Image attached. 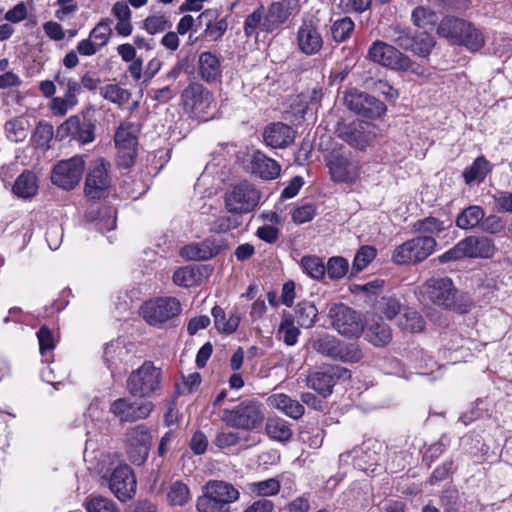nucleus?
I'll list each match as a JSON object with an SVG mask.
<instances>
[{
	"label": "nucleus",
	"instance_id": "obj_48",
	"mask_svg": "<svg viewBox=\"0 0 512 512\" xmlns=\"http://www.w3.org/2000/svg\"><path fill=\"white\" fill-rule=\"evenodd\" d=\"M326 274L331 280H339L343 278L349 269L348 261L340 256L329 258L325 264Z\"/></svg>",
	"mask_w": 512,
	"mask_h": 512
},
{
	"label": "nucleus",
	"instance_id": "obj_33",
	"mask_svg": "<svg viewBox=\"0 0 512 512\" xmlns=\"http://www.w3.org/2000/svg\"><path fill=\"white\" fill-rule=\"evenodd\" d=\"M289 17L288 9L280 2L270 5L262 22V30L272 32L278 29Z\"/></svg>",
	"mask_w": 512,
	"mask_h": 512
},
{
	"label": "nucleus",
	"instance_id": "obj_53",
	"mask_svg": "<svg viewBox=\"0 0 512 512\" xmlns=\"http://www.w3.org/2000/svg\"><path fill=\"white\" fill-rule=\"evenodd\" d=\"M240 214L219 216L212 224V230L216 233H226L230 230L238 228L241 223Z\"/></svg>",
	"mask_w": 512,
	"mask_h": 512
},
{
	"label": "nucleus",
	"instance_id": "obj_61",
	"mask_svg": "<svg viewBox=\"0 0 512 512\" xmlns=\"http://www.w3.org/2000/svg\"><path fill=\"white\" fill-rule=\"evenodd\" d=\"M316 215V207L312 203L299 206L292 211V220L296 224L311 221Z\"/></svg>",
	"mask_w": 512,
	"mask_h": 512
},
{
	"label": "nucleus",
	"instance_id": "obj_46",
	"mask_svg": "<svg viewBox=\"0 0 512 512\" xmlns=\"http://www.w3.org/2000/svg\"><path fill=\"white\" fill-rule=\"evenodd\" d=\"M355 24L350 17H343L333 22L331 26L332 38L336 42H344L353 32Z\"/></svg>",
	"mask_w": 512,
	"mask_h": 512
},
{
	"label": "nucleus",
	"instance_id": "obj_3",
	"mask_svg": "<svg viewBox=\"0 0 512 512\" xmlns=\"http://www.w3.org/2000/svg\"><path fill=\"white\" fill-rule=\"evenodd\" d=\"M221 420L227 426L235 429L254 430L264 420L262 405L258 401L246 399L233 409H224Z\"/></svg>",
	"mask_w": 512,
	"mask_h": 512
},
{
	"label": "nucleus",
	"instance_id": "obj_13",
	"mask_svg": "<svg viewBox=\"0 0 512 512\" xmlns=\"http://www.w3.org/2000/svg\"><path fill=\"white\" fill-rule=\"evenodd\" d=\"M126 450L130 461L136 465L143 464L148 457L152 436L145 425H137L128 430Z\"/></svg>",
	"mask_w": 512,
	"mask_h": 512
},
{
	"label": "nucleus",
	"instance_id": "obj_9",
	"mask_svg": "<svg viewBox=\"0 0 512 512\" xmlns=\"http://www.w3.org/2000/svg\"><path fill=\"white\" fill-rule=\"evenodd\" d=\"M142 315L152 326H160L181 312L180 302L176 298H158L144 303Z\"/></svg>",
	"mask_w": 512,
	"mask_h": 512
},
{
	"label": "nucleus",
	"instance_id": "obj_5",
	"mask_svg": "<svg viewBox=\"0 0 512 512\" xmlns=\"http://www.w3.org/2000/svg\"><path fill=\"white\" fill-rule=\"evenodd\" d=\"M161 370L145 361L127 379V390L134 397H149L160 388Z\"/></svg>",
	"mask_w": 512,
	"mask_h": 512
},
{
	"label": "nucleus",
	"instance_id": "obj_60",
	"mask_svg": "<svg viewBox=\"0 0 512 512\" xmlns=\"http://www.w3.org/2000/svg\"><path fill=\"white\" fill-rule=\"evenodd\" d=\"M362 358V352L359 349L358 345L355 343L350 344H340V353L336 357V359H339L343 362H358Z\"/></svg>",
	"mask_w": 512,
	"mask_h": 512
},
{
	"label": "nucleus",
	"instance_id": "obj_12",
	"mask_svg": "<svg viewBox=\"0 0 512 512\" xmlns=\"http://www.w3.org/2000/svg\"><path fill=\"white\" fill-rule=\"evenodd\" d=\"M109 488L115 497L126 502L136 494L137 481L132 468L127 464L117 466L110 474Z\"/></svg>",
	"mask_w": 512,
	"mask_h": 512
},
{
	"label": "nucleus",
	"instance_id": "obj_47",
	"mask_svg": "<svg viewBox=\"0 0 512 512\" xmlns=\"http://www.w3.org/2000/svg\"><path fill=\"white\" fill-rule=\"evenodd\" d=\"M112 23L113 20L111 18L101 19L97 23V25L91 30L89 37L95 40L94 42H97V44L100 47L105 46L108 43L110 36L112 34Z\"/></svg>",
	"mask_w": 512,
	"mask_h": 512
},
{
	"label": "nucleus",
	"instance_id": "obj_36",
	"mask_svg": "<svg viewBox=\"0 0 512 512\" xmlns=\"http://www.w3.org/2000/svg\"><path fill=\"white\" fill-rule=\"evenodd\" d=\"M341 342L334 336L324 334L311 341V346L316 352L333 359L340 353Z\"/></svg>",
	"mask_w": 512,
	"mask_h": 512
},
{
	"label": "nucleus",
	"instance_id": "obj_41",
	"mask_svg": "<svg viewBox=\"0 0 512 512\" xmlns=\"http://www.w3.org/2000/svg\"><path fill=\"white\" fill-rule=\"evenodd\" d=\"M190 497L188 486L181 481L173 482L168 488L167 501L171 506H184Z\"/></svg>",
	"mask_w": 512,
	"mask_h": 512
},
{
	"label": "nucleus",
	"instance_id": "obj_50",
	"mask_svg": "<svg viewBox=\"0 0 512 512\" xmlns=\"http://www.w3.org/2000/svg\"><path fill=\"white\" fill-rule=\"evenodd\" d=\"M412 19L416 26L427 29L436 24L438 17L431 9L419 6L412 11Z\"/></svg>",
	"mask_w": 512,
	"mask_h": 512
},
{
	"label": "nucleus",
	"instance_id": "obj_20",
	"mask_svg": "<svg viewBox=\"0 0 512 512\" xmlns=\"http://www.w3.org/2000/svg\"><path fill=\"white\" fill-rule=\"evenodd\" d=\"M181 101L193 112H206L213 102V95L202 84L192 82L182 91Z\"/></svg>",
	"mask_w": 512,
	"mask_h": 512
},
{
	"label": "nucleus",
	"instance_id": "obj_49",
	"mask_svg": "<svg viewBox=\"0 0 512 512\" xmlns=\"http://www.w3.org/2000/svg\"><path fill=\"white\" fill-rule=\"evenodd\" d=\"M100 94L104 99L118 105L128 102L130 98V93L117 84H108L102 87Z\"/></svg>",
	"mask_w": 512,
	"mask_h": 512
},
{
	"label": "nucleus",
	"instance_id": "obj_51",
	"mask_svg": "<svg viewBox=\"0 0 512 512\" xmlns=\"http://www.w3.org/2000/svg\"><path fill=\"white\" fill-rule=\"evenodd\" d=\"M171 26V22L163 14L150 15L143 21V28L151 35L161 33Z\"/></svg>",
	"mask_w": 512,
	"mask_h": 512
},
{
	"label": "nucleus",
	"instance_id": "obj_1",
	"mask_svg": "<svg viewBox=\"0 0 512 512\" xmlns=\"http://www.w3.org/2000/svg\"><path fill=\"white\" fill-rule=\"evenodd\" d=\"M419 292L422 297L445 310L463 314L470 307L465 294L454 286L449 277H431L422 284Z\"/></svg>",
	"mask_w": 512,
	"mask_h": 512
},
{
	"label": "nucleus",
	"instance_id": "obj_16",
	"mask_svg": "<svg viewBox=\"0 0 512 512\" xmlns=\"http://www.w3.org/2000/svg\"><path fill=\"white\" fill-rule=\"evenodd\" d=\"M297 45L306 55L317 54L323 46V38L319 31V21L314 17L304 18L297 31Z\"/></svg>",
	"mask_w": 512,
	"mask_h": 512
},
{
	"label": "nucleus",
	"instance_id": "obj_39",
	"mask_svg": "<svg viewBox=\"0 0 512 512\" xmlns=\"http://www.w3.org/2000/svg\"><path fill=\"white\" fill-rule=\"evenodd\" d=\"M277 334L288 346H293L297 343L300 330L295 326L294 319L290 314L283 315Z\"/></svg>",
	"mask_w": 512,
	"mask_h": 512
},
{
	"label": "nucleus",
	"instance_id": "obj_22",
	"mask_svg": "<svg viewBox=\"0 0 512 512\" xmlns=\"http://www.w3.org/2000/svg\"><path fill=\"white\" fill-rule=\"evenodd\" d=\"M465 258L489 259L496 252V246L491 238L471 235L461 240Z\"/></svg>",
	"mask_w": 512,
	"mask_h": 512
},
{
	"label": "nucleus",
	"instance_id": "obj_14",
	"mask_svg": "<svg viewBox=\"0 0 512 512\" xmlns=\"http://www.w3.org/2000/svg\"><path fill=\"white\" fill-rule=\"evenodd\" d=\"M328 315L333 327L344 336H356L363 330L358 314L345 304H334Z\"/></svg>",
	"mask_w": 512,
	"mask_h": 512
},
{
	"label": "nucleus",
	"instance_id": "obj_63",
	"mask_svg": "<svg viewBox=\"0 0 512 512\" xmlns=\"http://www.w3.org/2000/svg\"><path fill=\"white\" fill-rule=\"evenodd\" d=\"M7 137L13 142H21L27 137V130L20 120L8 121L5 125Z\"/></svg>",
	"mask_w": 512,
	"mask_h": 512
},
{
	"label": "nucleus",
	"instance_id": "obj_43",
	"mask_svg": "<svg viewBox=\"0 0 512 512\" xmlns=\"http://www.w3.org/2000/svg\"><path fill=\"white\" fill-rule=\"evenodd\" d=\"M281 484L276 478H269L262 481L248 484L249 492L256 496H273L279 493Z\"/></svg>",
	"mask_w": 512,
	"mask_h": 512
},
{
	"label": "nucleus",
	"instance_id": "obj_37",
	"mask_svg": "<svg viewBox=\"0 0 512 512\" xmlns=\"http://www.w3.org/2000/svg\"><path fill=\"white\" fill-rule=\"evenodd\" d=\"M424 320L415 310L405 307L397 318V325L403 331L411 333L420 332L424 329Z\"/></svg>",
	"mask_w": 512,
	"mask_h": 512
},
{
	"label": "nucleus",
	"instance_id": "obj_8",
	"mask_svg": "<svg viewBox=\"0 0 512 512\" xmlns=\"http://www.w3.org/2000/svg\"><path fill=\"white\" fill-rule=\"evenodd\" d=\"M368 57L373 62L391 69L418 72V67L414 69L411 60L406 55L382 41H375L371 45Z\"/></svg>",
	"mask_w": 512,
	"mask_h": 512
},
{
	"label": "nucleus",
	"instance_id": "obj_4",
	"mask_svg": "<svg viewBox=\"0 0 512 512\" xmlns=\"http://www.w3.org/2000/svg\"><path fill=\"white\" fill-rule=\"evenodd\" d=\"M436 245L432 236L419 235L396 246L391 259L398 265L417 264L427 259L435 251Z\"/></svg>",
	"mask_w": 512,
	"mask_h": 512
},
{
	"label": "nucleus",
	"instance_id": "obj_58",
	"mask_svg": "<svg viewBox=\"0 0 512 512\" xmlns=\"http://www.w3.org/2000/svg\"><path fill=\"white\" fill-rule=\"evenodd\" d=\"M55 80L59 86L65 88V95L69 97L71 100L78 103L77 95L81 92L82 89L80 81L74 78L66 79L65 77H61L60 75H57Z\"/></svg>",
	"mask_w": 512,
	"mask_h": 512
},
{
	"label": "nucleus",
	"instance_id": "obj_30",
	"mask_svg": "<svg viewBox=\"0 0 512 512\" xmlns=\"http://www.w3.org/2000/svg\"><path fill=\"white\" fill-rule=\"evenodd\" d=\"M491 171V163L484 156H478L470 166L464 169L462 176L464 182L471 185L472 183L483 182Z\"/></svg>",
	"mask_w": 512,
	"mask_h": 512
},
{
	"label": "nucleus",
	"instance_id": "obj_59",
	"mask_svg": "<svg viewBox=\"0 0 512 512\" xmlns=\"http://www.w3.org/2000/svg\"><path fill=\"white\" fill-rule=\"evenodd\" d=\"M479 228L484 233L488 234H499L504 230V223L500 216L490 214L487 217H483Z\"/></svg>",
	"mask_w": 512,
	"mask_h": 512
},
{
	"label": "nucleus",
	"instance_id": "obj_2",
	"mask_svg": "<svg viewBox=\"0 0 512 512\" xmlns=\"http://www.w3.org/2000/svg\"><path fill=\"white\" fill-rule=\"evenodd\" d=\"M238 498L239 491L232 484L212 480L204 486L196 506L199 512H230V504Z\"/></svg>",
	"mask_w": 512,
	"mask_h": 512
},
{
	"label": "nucleus",
	"instance_id": "obj_21",
	"mask_svg": "<svg viewBox=\"0 0 512 512\" xmlns=\"http://www.w3.org/2000/svg\"><path fill=\"white\" fill-rule=\"evenodd\" d=\"M331 178L336 182H355L360 176L359 165L349 158L331 154L327 160Z\"/></svg>",
	"mask_w": 512,
	"mask_h": 512
},
{
	"label": "nucleus",
	"instance_id": "obj_18",
	"mask_svg": "<svg viewBox=\"0 0 512 512\" xmlns=\"http://www.w3.org/2000/svg\"><path fill=\"white\" fill-rule=\"evenodd\" d=\"M338 133L339 137L359 149L368 146L376 137L374 125L367 121H354L342 125L338 128Z\"/></svg>",
	"mask_w": 512,
	"mask_h": 512
},
{
	"label": "nucleus",
	"instance_id": "obj_40",
	"mask_svg": "<svg viewBox=\"0 0 512 512\" xmlns=\"http://www.w3.org/2000/svg\"><path fill=\"white\" fill-rule=\"evenodd\" d=\"M295 314L301 327L310 328L315 323L318 310L312 302L302 301L297 304Z\"/></svg>",
	"mask_w": 512,
	"mask_h": 512
},
{
	"label": "nucleus",
	"instance_id": "obj_25",
	"mask_svg": "<svg viewBox=\"0 0 512 512\" xmlns=\"http://www.w3.org/2000/svg\"><path fill=\"white\" fill-rule=\"evenodd\" d=\"M198 71L201 79L205 82H217L222 76L220 58L210 51L202 52L198 58Z\"/></svg>",
	"mask_w": 512,
	"mask_h": 512
},
{
	"label": "nucleus",
	"instance_id": "obj_19",
	"mask_svg": "<svg viewBox=\"0 0 512 512\" xmlns=\"http://www.w3.org/2000/svg\"><path fill=\"white\" fill-rule=\"evenodd\" d=\"M114 140L118 148L120 164L130 167L136 158L137 139L133 131V125L129 122L121 123L115 133Z\"/></svg>",
	"mask_w": 512,
	"mask_h": 512
},
{
	"label": "nucleus",
	"instance_id": "obj_15",
	"mask_svg": "<svg viewBox=\"0 0 512 512\" xmlns=\"http://www.w3.org/2000/svg\"><path fill=\"white\" fill-rule=\"evenodd\" d=\"M152 402H131L127 398H119L110 405V412L121 422H135L146 419L152 412Z\"/></svg>",
	"mask_w": 512,
	"mask_h": 512
},
{
	"label": "nucleus",
	"instance_id": "obj_10",
	"mask_svg": "<svg viewBox=\"0 0 512 512\" xmlns=\"http://www.w3.org/2000/svg\"><path fill=\"white\" fill-rule=\"evenodd\" d=\"M85 161L80 156L58 162L51 174V181L54 185L64 190L73 189L80 182Z\"/></svg>",
	"mask_w": 512,
	"mask_h": 512
},
{
	"label": "nucleus",
	"instance_id": "obj_38",
	"mask_svg": "<svg viewBox=\"0 0 512 512\" xmlns=\"http://www.w3.org/2000/svg\"><path fill=\"white\" fill-rule=\"evenodd\" d=\"M265 429L267 435L277 441L284 442L292 437L290 425L282 418H268Z\"/></svg>",
	"mask_w": 512,
	"mask_h": 512
},
{
	"label": "nucleus",
	"instance_id": "obj_31",
	"mask_svg": "<svg viewBox=\"0 0 512 512\" xmlns=\"http://www.w3.org/2000/svg\"><path fill=\"white\" fill-rule=\"evenodd\" d=\"M467 23L463 19L455 17H445L438 26V33L448 38L451 42L458 44L463 39V33L467 27Z\"/></svg>",
	"mask_w": 512,
	"mask_h": 512
},
{
	"label": "nucleus",
	"instance_id": "obj_54",
	"mask_svg": "<svg viewBox=\"0 0 512 512\" xmlns=\"http://www.w3.org/2000/svg\"><path fill=\"white\" fill-rule=\"evenodd\" d=\"M401 303L396 298H382L377 304V310L384 314L388 319L398 318L403 312Z\"/></svg>",
	"mask_w": 512,
	"mask_h": 512
},
{
	"label": "nucleus",
	"instance_id": "obj_55",
	"mask_svg": "<svg viewBox=\"0 0 512 512\" xmlns=\"http://www.w3.org/2000/svg\"><path fill=\"white\" fill-rule=\"evenodd\" d=\"M83 121L79 116H71L64 123H62L57 129V136L61 139L71 137L75 139Z\"/></svg>",
	"mask_w": 512,
	"mask_h": 512
},
{
	"label": "nucleus",
	"instance_id": "obj_28",
	"mask_svg": "<svg viewBox=\"0 0 512 512\" xmlns=\"http://www.w3.org/2000/svg\"><path fill=\"white\" fill-rule=\"evenodd\" d=\"M268 404L295 420L301 418L305 412L304 406L300 402L283 393L271 395L268 398Z\"/></svg>",
	"mask_w": 512,
	"mask_h": 512
},
{
	"label": "nucleus",
	"instance_id": "obj_62",
	"mask_svg": "<svg viewBox=\"0 0 512 512\" xmlns=\"http://www.w3.org/2000/svg\"><path fill=\"white\" fill-rule=\"evenodd\" d=\"M196 281V272L193 268L182 267L177 269L173 274V282L182 287H190Z\"/></svg>",
	"mask_w": 512,
	"mask_h": 512
},
{
	"label": "nucleus",
	"instance_id": "obj_57",
	"mask_svg": "<svg viewBox=\"0 0 512 512\" xmlns=\"http://www.w3.org/2000/svg\"><path fill=\"white\" fill-rule=\"evenodd\" d=\"M376 249L372 246H362L355 255L353 268L362 271L375 258Z\"/></svg>",
	"mask_w": 512,
	"mask_h": 512
},
{
	"label": "nucleus",
	"instance_id": "obj_35",
	"mask_svg": "<svg viewBox=\"0 0 512 512\" xmlns=\"http://www.w3.org/2000/svg\"><path fill=\"white\" fill-rule=\"evenodd\" d=\"M451 225L446 224L444 221L433 217H425L417 220L413 224V230L425 236H432L433 238L440 236L445 232Z\"/></svg>",
	"mask_w": 512,
	"mask_h": 512
},
{
	"label": "nucleus",
	"instance_id": "obj_44",
	"mask_svg": "<svg viewBox=\"0 0 512 512\" xmlns=\"http://www.w3.org/2000/svg\"><path fill=\"white\" fill-rule=\"evenodd\" d=\"M303 271L315 280H322L326 275L325 264L317 256H304L301 259Z\"/></svg>",
	"mask_w": 512,
	"mask_h": 512
},
{
	"label": "nucleus",
	"instance_id": "obj_17",
	"mask_svg": "<svg viewBox=\"0 0 512 512\" xmlns=\"http://www.w3.org/2000/svg\"><path fill=\"white\" fill-rule=\"evenodd\" d=\"M347 370L335 365L323 366L319 371L308 375L306 379L307 387L315 390L321 396L327 397L332 393V388L337 380L343 377Z\"/></svg>",
	"mask_w": 512,
	"mask_h": 512
},
{
	"label": "nucleus",
	"instance_id": "obj_26",
	"mask_svg": "<svg viewBox=\"0 0 512 512\" xmlns=\"http://www.w3.org/2000/svg\"><path fill=\"white\" fill-rule=\"evenodd\" d=\"M211 314L214 319V326L218 332L223 334H233L241 322V315L237 308H233L227 314L220 306H214Z\"/></svg>",
	"mask_w": 512,
	"mask_h": 512
},
{
	"label": "nucleus",
	"instance_id": "obj_11",
	"mask_svg": "<svg viewBox=\"0 0 512 512\" xmlns=\"http://www.w3.org/2000/svg\"><path fill=\"white\" fill-rule=\"evenodd\" d=\"M344 104L351 111L368 118L380 117L386 111V106L382 101L357 89L345 92Z\"/></svg>",
	"mask_w": 512,
	"mask_h": 512
},
{
	"label": "nucleus",
	"instance_id": "obj_23",
	"mask_svg": "<svg viewBox=\"0 0 512 512\" xmlns=\"http://www.w3.org/2000/svg\"><path fill=\"white\" fill-rule=\"evenodd\" d=\"M362 331L365 339L377 347H384L392 340L390 327L378 315L368 318Z\"/></svg>",
	"mask_w": 512,
	"mask_h": 512
},
{
	"label": "nucleus",
	"instance_id": "obj_7",
	"mask_svg": "<svg viewBox=\"0 0 512 512\" xmlns=\"http://www.w3.org/2000/svg\"><path fill=\"white\" fill-rule=\"evenodd\" d=\"M260 200V192L247 182L234 186L224 196L226 210L231 214H245L253 211Z\"/></svg>",
	"mask_w": 512,
	"mask_h": 512
},
{
	"label": "nucleus",
	"instance_id": "obj_52",
	"mask_svg": "<svg viewBox=\"0 0 512 512\" xmlns=\"http://www.w3.org/2000/svg\"><path fill=\"white\" fill-rule=\"evenodd\" d=\"M85 507L87 512H118L115 503L103 496L88 497Z\"/></svg>",
	"mask_w": 512,
	"mask_h": 512
},
{
	"label": "nucleus",
	"instance_id": "obj_34",
	"mask_svg": "<svg viewBox=\"0 0 512 512\" xmlns=\"http://www.w3.org/2000/svg\"><path fill=\"white\" fill-rule=\"evenodd\" d=\"M217 253L216 248L210 241L192 243L184 246L180 254L188 260H206L212 258Z\"/></svg>",
	"mask_w": 512,
	"mask_h": 512
},
{
	"label": "nucleus",
	"instance_id": "obj_24",
	"mask_svg": "<svg viewBox=\"0 0 512 512\" xmlns=\"http://www.w3.org/2000/svg\"><path fill=\"white\" fill-rule=\"evenodd\" d=\"M263 138L272 148H284L294 141L295 131L287 124L276 122L265 128Z\"/></svg>",
	"mask_w": 512,
	"mask_h": 512
},
{
	"label": "nucleus",
	"instance_id": "obj_27",
	"mask_svg": "<svg viewBox=\"0 0 512 512\" xmlns=\"http://www.w3.org/2000/svg\"><path fill=\"white\" fill-rule=\"evenodd\" d=\"M280 165L261 151H256L251 159V171L253 174L265 180L275 179L280 174Z\"/></svg>",
	"mask_w": 512,
	"mask_h": 512
},
{
	"label": "nucleus",
	"instance_id": "obj_45",
	"mask_svg": "<svg viewBox=\"0 0 512 512\" xmlns=\"http://www.w3.org/2000/svg\"><path fill=\"white\" fill-rule=\"evenodd\" d=\"M465 28L466 30L463 33V39L460 40L458 44L465 45L472 52L480 50L485 44L482 32L471 23H467V27Z\"/></svg>",
	"mask_w": 512,
	"mask_h": 512
},
{
	"label": "nucleus",
	"instance_id": "obj_29",
	"mask_svg": "<svg viewBox=\"0 0 512 512\" xmlns=\"http://www.w3.org/2000/svg\"><path fill=\"white\" fill-rule=\"evenodd\" d=\"M38 188L36 174L26 170L16 178L12 191L19 198L29 199L37 194Z\"/></svg>",
	"mask_w": 512,
	"mask_h": 512
},
{
	"label": "nucleus",
	"instance_id": "obj_32",
	"mask_svg": "<svg viewBox=\"0 0 512 512\" xmlns=\"http://www.w3.org/2000/svg\"><path fill=\"white\" fill-rule=\"evenodd\" d=\"M484 215L485 211L481 206L470 205L458 214L455 224L460 229L471 230L480 226Z\"/></svg>",
	"mask_w": 512,
	"mask_h": 512
},
{
	"label": "nucleus",
	"instance_id": "obj_6",
	"mask_svg": "<svg viewBox=\"0 0 512 512\" xmlns=\"http://www.w3.org/2000/svg\"><path fill=\"white\" fill-rule=\"evenodd\" d=\"M111 164L103 158H98L89 163L84 193L89 199H100L106 195L111 186Z\"/></svg>",
	"mask_w": 512,
	"mask_h": 512
},
{
	"label": "nucleus",
	"instance_id": "obj_56",
	"mask_svg": "<svg viewBox=\"0 0 512 512\" xmlns=\"http://www.w3.org/2000/svg\"><path fill=\"white\" fill-rule=\"evenodd\" d=\"M322 98L321 88L318 86L313 87L305 92L299 94L298 99L301 105H304L303 108L299 109L298 112L305 113L310 106H316L319 104Z\"/></svg>",
	"mask_w": 512,
	"mask_h": 512
},
{
	"label": "nucleus",
	"instance_id": "obj_64",
	"mask_svg": "<svg viewBox=\"0 0 512 512\" xmlns=\"http://www.w3.org/2000/svg\"><path fill=\"white\" fill-rule=\"evenodd\" d=\"M492 198L498 212L512 213V192L497 191Z\"/></svg>",
	"mask_w": 512,
	"mask_h": 512
},
{
	"label": "nucleus",
	"instance_id": "obj_42",
	"mask_svg": "<svg viewBox=\"0 0 512 512\" xmlns=\"http://www.w3.org/2000/svg\"><path fill=\"white\" fill-rule=\"evenodd\" d=\"M39 351L44 362H50L55 348V338L47 326H42L37 332Z\"/></svg>",
	"mask_w": 512,
	"mask_h": 512
}]
</instances>
